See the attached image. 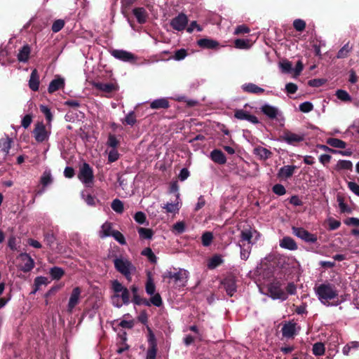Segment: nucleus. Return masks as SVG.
<instances>
[{
	"instance_id": "f257e3e1",
	"label": "nucleus",
	"mask_w": 359,
	"mask_h": 359,
	"mask_svg": "<svg viewBox=\"0 0 359 359\" xmlns=\"http://www.w3.org/2000/svg\"><path fill=\"white\" fill-rule=\"evenodd\" d=\"M316 293L322 304L327 306H337L341 303L337 299L338 291L330 283L320 284L316 289Z\"/></svg>"
},
{
	"instance_id": "f03ea898",
	"label": "nucleus",
	"mask_w": 359,
	"mask_h": 359,
	"mask_svg": "<svg viewBox=\"0 0 359 359\" xmlns=\"http://www.w3.org/2000/svg\"><path fill=\"white\" fill-rule=\"evenodd\" d=\"M115 269L123 274L128 280H131V275L136 271V267L128 259L121 257L114 260Z\"/></svg>"
},
{
	"instance_id": "7ed1b4c3",
	"label": "nucleus",
	"mask_w": 359,
	"mask_h": 359,
	"mask_svg": "<svg viewBox=\"0 0 359 359\" xmlns=\"http://www.w3.org/2000/svg\"><path fill=\"white\" fill-rule=\"evenodd\" d=\"M163 279L173 280L179 286H184L189 278L188 271L179 269L177 271H166L162 275Z\"/></svg>"
},
{
	"instance_id": "20e7f679",
	"label": "nucleus",
	"mask_w": 359,
	"mask_h": 359,
	"mask_svg": "<svg viewBox=\"0 0 359 359\" xmlns=\"http://www.w3.org/2000/svg\"><path fill=\"white\" fill-rule=\"evenodd\" d=\"M33 136L35 140L39 143H42L48 140L50 135V127L47 128L46 126L43 122H37L33 130Z\"/></svg>"
},
{
	"instance_id": "39448f33",
	"label": "nucleus",
	"mask_w": 359,
	"mask_h": 359,
	"mask_svg": "<svg viewBox=\"0 0 359 359\" xmlns=\"http://www.w3.org/2000/svg\"><path fill=\"white\" fill-rule=\"evenodd\" d=\"M268 293L273 299L285 301L287 299V294L281 288L279 282L271 283L268 285Z\"/></svg>"
},
{
	"instance_id": "423d86ee",
	"label": "nucleus",
	"mask_w": 359,
	"mask_h": 359,
	"mask_svg": "<svg viewBox=\"0 0 359 359\" xmlns=\"http://www.w3.org/2000/svg\"><path fill=\"white\" fill-rule=\"evenodd\" d=\"M292 233L295 236H297V238H300L301 240L304 241L306 243H315L318 240V237L316 234L309 232L304 228L292 226Z\"/></svg>"
},
{
	"instance_id": "0eeeda50",
	"label": "nucleus",
	"mask_w": 359,
	"mask_h": 359,
	"mask_svg": "<svg viewBox=\"0 0 359 359\" xmlns=\"http://www.w3.org/2000/svg\"><path fill=\"white\" fill-rule=\"evenodd\" d=\"M78 178L86 186H88L92 183L93 180V172L89 164L84 163L81 166L78 174Z\"/></svg>"
},
{
	"instance_id": "6e6552de",
	"label": "nucleus",
	"mask_w": 359,
	"mask_h": 359,
	"mask_svg": "<svg viewBox=\"0 0 359 359\" xmlns=\"http://www.w3.org/2000/svg\"><path fill=\"white\" fill-rule=\"evenodd\" d=\"M305 135L302 133H294L290 130H285L280 137L281 141L287 144L294 145L304 140Z\"/></svg>"
},
{
	"instance_id": "1a4fd4ad",
	"label": "nucleus",
	"mask_w": 359,
	"mask_h": 359,
	"mask_svg": "<svg viewBox=\"0 0 359 359\" xmlns=\"http://www.w3.org/2000/svg\"><path fill=\"white\" fill-rule=\"evenodd\" d=\"M112 289L116 294H120V299L123 301L124 305L130 303L129 290L124 287L119 281L115 280L112 282Z\"/></svg>"
},
{
	"instance_id": "9d476101",
	"label": "nucleus",
	"mask_w": 359,
	"mask_h": 359,
	"mask_svg": "<svg viewBox=\"0 0 359 359\" xmlns=\"http://www.w3.org/2000/svg\"><path fill=\"white\" fill-rule=\"evenodd\" d=\"M260 111L270 119H283L281 111L276 107L269 104H264L260 107Z\"/></svg>"
},
{
	"instance_id": "9b49d317",
	"label": "nucleus",
	"mask_w": 359,
	"mask_h": 359,
	"mask_svg": "<svg viewBox=\"0 0 359 359\" xmlns=\"http://www.w3.org/2000/svg\"><path fill=\"white\" fill-rule=\"evenodd\" d=\"M226 294L232 297L237 291L236 278L232 274L227 275L222 281Z\"/></svg>"
},
{
	"instance_id": "f8f14e48",
	"label": "nucleus",
	"mask_w": 359,
	"mask_h": 359,
	"mask_svg": "<svg viewBox=\"0 0 359 359\" xmlns=\"http://www.w3.org/2000/svg\"><path fill=\"white\" fill-rule=\"evenodd\" d=\"M12 143L13 140L8 136L0 140V159L6 161L9 158Z\"/></svg>"
},
{
	"instance_id": "ddd939ff",
	"label": "nucleus",
	"mask_w": 359,
	"mask_h": 359,
	"mask_svg": "<svg viewBox=\"0 0 359 359\" xmlns=\"http://www.w3.org/2000/svg\"><path fill=\"white\" fill-rule=\"evenodd\" d=\"M111 55L117 60H119L123 62H134L136 59V57L130 52L116 49L113 50L111 52Z\"/></svg>"
},
{
	"instance_id": "4468645a",
	"label": "nucleus",
	"mask_w": 359,
	"mask_h": 359,
	"mask_svg": "<svg viewBox=\"0 0 359 359\" xmlns=\"http://www.w3.org/2000/svg\"><path fill=\"white\" fill-rule=\"evenodd\" d=\"M187 23V16L184 13H180L171 20L170 25L174 29L177 31H182L185 29Z\"/></svg>"
},
{
	"instance_id": "2eb2a0df",
	"label": "nucleus",
	"mask_w": 359,
	"mask_h": 359,
	"mask_svg": "<svg viewBox=\"0 0 359 359\" xmlns=\"http://www.w3.org/2000/svg\"><path fill=\"white\" fill-rule=\"evenodd\" d=\"M19 257L22 262L20 266V270L23 272H29L34 267V261L27 253H21Z\"/></svg>"
},
{
	"instance_id": "dca6fc26",
	"label": "nucleus",
	"mask_w": 359,
	"mask_h": 359,
	"mask_svg": "<svg viewBox=\"0 0 359 359\" xmlns=\"http://www.w3.org/2000/svg\"><path fill=\"white\" fill-rule=\"evenodd\" d=\"M81 290L79 287L73 289L67 304V311L72 313L74 307L79 304Z\"/></svg>"
},
{
	"instance_id": "f3484780",
	"label": "nucleus",
	"mask_w": 359,
	"mask_h": 359,
	"mask_svg": "<svg viewBox=\"0 0 359 359\" xmlns=\"http://www.w3.org/2000/svg\"><path fill=\"white\" fill-rule=\"evenodd\" d=\"M176 200L175 202L167 203L163 206L168 213H177L181 208V201L180 198V193L175 194Z\"/></svg>"
},
{
	"instance_id": "a211bd4d",
	"label": "nucleus",
	"mask_w": 359,
	"mask_h": 359,
	"mask_svg": "<svg viewBox=\"0 0 359 359\" xmlns=\"http://www.w3.org/2000/svg\"><path fill=\"white\" fill-rule=\"evenodd\" d=\"M254 235H256L257 240L260 236L259 233L256 230H252V229L243 230L241 233V242L246 241L247 244L252 245L254 244V242H252V239Z\"/></svg>"
},
{
	"instance_id": "6ab92c4d",
	"label": "nucleus",
	"mask_w": 359,
	"mask_h": 359,
	"mask_svg": "<svg viewBox=\"0 0 359 359\" xmlns=\"http://www.w3.org/2000/svg\"><path fill=\"white\" fill-rule=\"evenodd\" d=\"M211 160L218 164L224 165L226 163L224 154L219 149H213L210 154Z\"/></svg>"
},
{
	"instance_id": "aec40b11",
	"label": "nucleus",
	"mask_w": 359,
	"mask_h": 359,
	"mask_svg": "<svg viewBox=\"0 0 359 359\" xmlns=\"http://www.w3.org/2000/svg\"><path fill=\"white\" fill-rule=\"evenodd\" d=\"M297 324L294 323H288L285 324L282 327V334L283 337L287 338L293 337L296 334Z\"/></svg>"
},
{
	"instance_id": "412c9836",
	"label": "nucleus",
	"mask_w": 359,
	"mask_h": 359,
	"mask_svg": "<svg viewBox=\"0 0 359 359\" xmlns=\"http://www.w3.org/2000/svg\"><path fill=\"white\" fill-rule=\"evenodd\" d=\"M65 86V79L60 76L56 77L50 81L49 83L48 91L49 93H53L60 88H63Z\"/></svg>"
},
{
	"instance_id": "4be33fe9",
	"label": "nucleus",
	"mask_w": 359,
	"mask_h": 359,
	"mask_svg": "<svg viewBox=\"0 0 359 359\" xmlns=\"http://www.w3.org/2000/svg\"><path fill=\"white\" fill-rule=\"evenodd\" d=\"M280 246L282 248L289 250H295L297 249V245L294 240L290 236H285L280 241Z\"/></svg>"
},
{
	"instance_id": "5701e85b",
	"label": "nucleus",
	"mask_w": 359,
	"mask_h": 359,
	"mask_svg": "<svg viewBox=\"0 0 359 359\" xmlns=\"http://www.w3.org/2000/svg\"><path fill=\"white\" fill-rule=\"evenodd\" d=\"M94 87L104 93H111L117 90L116 86L112 83H94Z\"/></svg>"
},
{
	"instance_id": "b1692460",
	"label": "nucleus",
	"mask_w": 359,
	"mask_h": 359,
	"mask_svg": "<svg viewBox=\"0 0 359 359\" xmlns=\"http://www.w3.org/2000/svg\"><path fill=\"white\" fill-rule=\"evenodd\" d=\"M29 87L33 91H37L39 88V76L36 69L32 70L29 80Z\"/></svg>"
},
{
	"instance_id": "393cba45",
	"label": "nucleus",
	"mask_w": 359,
	"mask_h": 359,
	"mask_svg": "<svg viewBox=\"0 0 359 359\" xmlns=\"http://www.w3.org/2000/svg\"><path fill=\"white\" fill-rule=\"evenodd\" d=\"M31 53V48L28 44L24 45L18 53L17 57L19 62H27Z\"/></svg>"
},
{
	"instance_id": "a878e982",
	"label": "nucleus",
	"mask_w": 359,
	"mask_h": 359,
	"mask_svg": "<svg viewBox=\"0 0 359 359\" xmlns=\"http://www.w3.org/2000/svg\"><path fill=\"white\" fill-rule=\"evenodd\" d=\"M296 169L295 165H285L280 168L278 172V176L281 178L287 179L290 177Z\"/></svg>"
},
{
	"instance_id": "bb28decb",
	"label": "nucleus",
	"mask_w": 359,
	"mask_h": 359,
	"mask_svg": "<svg viewBox=\"0 0 359 359\" xmlns=\"http://www.w3.org/2000/svg\"><path fill=\"white\" fill-rule=\"evenodd\" d=\"M242 89L243 91L253 93V94H260L264 92V89L259 87L252 83H245L242 86Z\"/></svg>"
},
{
	"instance_id": "cd10ccee",
	"label": "nucleus",
	"mask_w": 359,
	"mask_h": 359,
	"mask_svg": "<svg viewBox=\"0 0 359 359\" xmlns=\"http://www.w3.org/2000/svg\"><path fill=\"white\" fill-rule=\"evenodd\" d=\"M133 13L140 24H144L147 21V14L144 8H134Z\"/></svg>"
},
{
	"instance_id": "c85d7f7f",
	"label": "nucleus",
	"mask_w": 359,
	"mask_h": 359,
	"mask_svg": "<svg viewBox=\"0 0 359 359\" xmlns=\"http://www.w3.org/2000/svg\"><path fill=\"white\" fill-rule=\"evenodd\" d=\"M169 106V102L165 97L156 99L150 104L151 109H167Z\"/></svg>"
},
{
	"instance_id": "c756f323",
	"label": "nucleus",
	"mask_w": 359,
	"mask_h": 359,
	"mask_svg": "<svg viewBox=\"0 0 359 359\" xmlns=\"http://www.w3.org/2000/svg\"><path fill=\"white\" fill-rule=\"evenodd\" d=\"M254 154L262 160H266L272 155V152L270 150L262 147H257L255 148Z\"/></svg>"
},
{
	"instance_id": "7c9ffc66",
	"label": "nucleus",
	"mask_w": 359,
	"mask_h": 359,
	"mask_svg": "<svg viewBox=\"0 0 359 359\" xmlns=\"http://www.w3.org/2000/svg\"><path fill=\"white\" fill-rule=\"evenodd\" d=\"M198 45L203 48L212 49L218 46V42L210 39H201L198 41Z\"/></svg>"
},
{
	"instance_id": "2f4dec72",
	"label": "nucleus",
	"mask_w": 359,
	"mask_h": 359,
	"mask_svg": "<svg viewBox=\"0 0 359 359\" xmlns=\"http://www.w3.org/2000/svg\"><path fill=\"white\" fill-rule=\"evenodd\" d=\"M238 246L240 248V256L241 259L247 260L251 252L252 245L238 243Z\"/></svg>"
},
{
	"instance_id": "473e14b6",
	"label": "nucleus",
	"mask_w": 359,
	"mask_h": 359,
	"mask_svg": "<svg viewBox=\"0 0 359 359\" xmlns=\"http://www.w3.org/2000/svg\"><path fill=\"white\" fill-rule=\"evenodd\" d=\"M112 224L110 222H105L101 226V230L100 231V237L102 238L109 237L112 233Z\"/></svg>"
},
{
	"instance_id": "72a5a7b5",
	"label": "nucleus",
	"mask_w": 359,
	"mask_h": 359,
	"mask_svg": "<svg viewBox=\"0 0 359 359\" xmlns=\"http://www.w3.org/2000/svg\"><path fill=\"white\" fill-rule=\"evenodd\" d=\"M327 143L332 147L338 149H344L346 147V143L337 138H329Z\"/></svg>"
},
{
	"instance_id": "f704fd0d",
	"label": "nucleus",
	"mask_w": 359,
	"mask_h": 359,
	"mask_svg": "<svg viewBox=\"0 0 359 359\" xmlns=\"http://www.w3.org/2000/svg\"><path fill=\"white\" fill-rule=\"evenodd\" d=\"M64 270L57 266H54L50 269V275L53 280H59L64 275Z\"/></svg>"
},
{
	"instance_id": "c9c22d12",
	"label": "nucleus",
	"mask_w": 359,
	"mask_h": 359,
	"mask_svg": "<svg viewBox=\"0 0 359 359\" xmlns=\"http://www.w3.org/2000/svg\"><path fill=\"white\" fill-rule=\"evenodd\" d=\"M137 231L140 238L142 239H151L153 236V231L151 229H146L140 227L137 229Z\"/></svg>"
},
{
	"instance_id": "e433bc0d",
	"label": "nucleus",
	"mask_w": 359,
	"mask_h": 359,
	"mask_svg": "<svg viewBox=\"0 0 359 359\" xmlns=\"http://www.w3.org/2000/svg\"><path fill=\"white\" fill-rule=\"evenodd\" d=\"M146 292L149 295H153L155 294L156 286L154 280L150 275L148 276L147 280L145 285Z\"/></svg>"
},
{
	"instance_id": "4c0bfd02",
	"label": "nucleus",
	"mask_w": 359,
	"mask_h": 359,
	"mask_svg": "<svg viewBox=\"0 0 359 359\" xmlns=\"http://www.w3.org/2000/svg\"><path fill=\"white\" fill-rule=\"evenodd\" d=\"M325 351V346L321 342H317L313 345V348H312L313 354L316 356H321V355H324Z\"/></svg>"
},
{
	"instance_id": "58836bf2",
	"label": "nucleus",
	"mask_w": 359,
	"mask_h": 359,
	"mask_svg": "<svg viewBox=\"0 0 359 359\" xmlns=\"http://www.w3.org/2000/svg\"><path fill=\"white\" fill-rule=\"evenodd\" d=\"M141 254L142 255L147 257L150 262L153 264H156L157 262V257L155 255L150 248H144L142 251Z\"/></svg>"
},
{
	"instance_id": "ea45409f",
	"label": "nucleus",
	"mask_w": 359,
	"mask_h": 359,
	"mask_svg": "<svg viewBox=\"0 0 359 359\" xmlns=\"http://www.w3.org/2000/svg\"><path fill=\"white\" fill-rule=\"evenodd\" d=\"M111 207L114 212L118 214L123 213L124 210L123 202L118 198L114 199L111 202Z\"/></svg>"
},
{
	"instance_id": "a19ab883",
	"label": "nucleus",
	"mask_w": 359,
	"mask_h": 359,
	"mask_svg": "<svg viewBox=\"0 0 359 359\" xmlns=\"http://www.w3.org/2000/svg\"><path fill=\"white\" fill-rule=\"evenodd\" d=\"M40 110L44 114V116L48 121V124L50 127L51 126L50 123L53 120V114L50 111V108L48 106L41 104L40 106Z\"/></svg>"
},
{
	"instance_id": "79ce46f5",
	"label": "nucleus",
	"mask_w": 359,
	"mask_h": 359,
	"mask_svg": "<svg viewBox=\"0 0 359 359\" xmlns=\"http://www.w3.org/2000/svg\"><path fill=\"white\" fill-rule=\"evenodd\" d=\"M53 182L52 175L50 173V171L46 170L41 177V182L43 184V186L45 187L49 184H50Z\"/></svg>"
},
{
	"instance_id": "37998d69",
	"label": "nucleus",
	"mask_w": 359,
	"mask_h": 359,
	"mask_svg": "<svg viewBox=\"0 0 359 359\" xmlns=\"http://www.w3.org/2000/svg\"><path fill=\"white\" fill-rule=\"evenodd\" d=\"M234 45L236 48L239 49H248L250 47V41L248 39H236L234 41Z\"/></svg>"
},
{
	"instance_id": "c03bdc74",
	"label": "nucleus",
	"mask_w": 359,
	"mask_h": 359,
	"mask_svg": "<svg viewBox=\"0 0 359 359\" xmlns=\"http://www.w3.org/2000/svg\"><path fill=\"white\" fill-rule=\"evenodd\" d=\"M212 239H213V234L212 232H210V231L205 232L201 236L203 245L205 246V247L209 246L211 244Z\"/></svg>"
},
{
	"instance_id": "a18cd8bd",
	"label": "nucleus",
	"mask_w": 359,
	"mask_h": 359,
	"mask_svg": "<svg viewBox=\"0 0 359 359\" xmlns=\"http://www.w3.org/2000/svg\"><path fill=\"white\" fill-rule=\"evenodd\" d=\"M352 47L349 46V43H346L337 53V58H345L348 56V53L351 50Z\"/></svg>"
},
{
	"instance_id": "49530a36",
	"label": "nucleus",
	"mask_w": 359,
	"mask_h": 359,
	"mask_svg": "<svg viewBox=\"0 0 359 359\" xmlns=\"http://www.w3.org/2000/svg\"><path fill=\"white\" fill-rule=\"evenodd\" d=\"M337 97L344 102H350L351 101V95L344 90H337L336 91Z\"/></svg>"
},
{
	"instance_id": "de8ad7c7",
	"label": "nucleus",
	"mask_w": 359,
	"mask_h": 359,
	"mask_svg": "<svg viewBox=\"0 0 359 359\" xmlns=\"http://www.w3.org/2000/svg\"><path fill=\"white\" fill-rule=\"evenodd\" d=\"M149 347H157L156 337L151 329L147 326Z\"/></svg>"
},
{
	"instance_id": "09e8293b",
	"label": "nucleus",
	"mask_w": 359,
	"mask_h": 359,
	"mask_svg": "<svg viewBox=\"0 0 359 359\" xmlns=\"http://www.w3.org/2000/svg\"><path fill=\"white\" fill-rule=\"evenodd\" d=\"M136 123V117L133 111H130L125 117L123 123L133 126Z\"/></svg>"
},
{
	"instance_id": "8fccbe9b",
	"label": "nucleus",
	"mask_w": 359,
	"mask_h": 359,
	"mask_svg": "<svg viewBox=\"0 0 359 359\" xmlns=\"http://www.w3.org/2000/svg\"><path fill=\"white\" fill-rule=\"evenodd\" d=\"M313 109V105L311 102L306 101L301 103L299 106V109L304 113H309Z\"/></svg>"
},
{
	"instance_id": "3c124183",
	"label": "nucleus",
	"mask_w": 359,
	"mask_h": 359,
	"mask_svg": "<svg viewBox=\"0 0 359 359\" xmlns=\"http://www.w3.org/2000/svg\"><path fill=\"white\" fill-rule=\"evenodd\" d=\"M186 226L183 222H177L172 226V231L175 234L182 233L185 231Z\"/></svg>"
},
{
	"instance_id": "603ef678",
	"label": "nucleus",
	"mask_w": 359,
	"mask_h": 359,
	"mask_svg": "<svg viewBox=\"0 0 359 359\" xmlns=\"http://www.w3.org/2000/svg\"><path fill=\"white\" fill-rule=\"evenodd\" d=\"M337 201L339 203V207L340 208V211L343 213L347 212L351 213L352 212L351 208L344 202V199L341 197L337 198Z\"/></svg>"
},
{
	"instance_id": "864d4df0",
	"label": "nucleus",
	"mask_w": 359,
	"mask_h": 359,
	"mask_svg": "<svg viewBox=\"0 0 359 359\" xmlns=\"http://www.w3.org/2000/svg\"><path fill=\"white\" fill-rule=\"evenodd\" d=\"M111 236H112L121 245H125L126 243L123 235L120 231L117 230L112 231V233H111Z\"/></svg>"
},
{
	"instance_id": "5fc2aeb1",
	"label": "nucleus",
	"mask_w": 359,
	"mask_h": 359,
	"mask_svg": "<svg viewBox=\"0 0 359 359\" xmlns=\"http://www.w3.org/2000/svg\"><path fill=\"white\" fill-rule=\"evenodd\" d=\"M65 26V21L63 20L59 19L55 20L52 25V31L54 33H57L60 32Z\"/></svg>"
},
{
	"instance_id": "6e6d98bb",
	"label": "nucleus",
	"mask_w": 359,
	"mask_h": 359,
	"mask_svg": "<svg viewBox=\"0 0 359 359\" xmlns=\"http://www.w3.org/2000/svg\"><path fill=\"white\" fill-rule=\"evenodd\" d=\"M293 26L297 32H302L306 27V22L302 19H296L293 22Z\"/></svg>"
},
{
	"instance_id": "4d7b16f0",
	"label": "nucleus",
	"mask_w": 359,
	"mask_h": 359,
	"mask_svg": "<svg viewBox=\"0 0 359 359\" xmlns=\"http://www.w3.org/2000/svg\"><path fill=\"white\" fill-rule=\"evenodd\" d=\"M222 263V259L219 256H214L208 263V267L214 269Z\"/></svg>"
},
{
	"instance_id": "13d9d810",
	"label": "nucleus",
	"mask_w": 359,
	"mask_h": 359,
	"mask_svg": "<svg viewBox=\"0 0 359 359\" xmlns=\"http://www.w3.org/2000/svg\"><path fill=\"white\" fill-rule=\"evenodd\" d=\"M134 219L137 223L143 224L146 222V215L142 211L137 212L134 215Z\"/></svg>"
},
{
	"instance_id": "bf43d9fd",
	"label": "nucleus",
	"mask_w": 359,
	"mask_h": 359,
	"mask_svg": "<svg viewBox=\"0 0 359 359\" xmlns=\"http://www.w3.org/2000/svg\"><path fill=\"white\" fill-rule=\"evenodd\" d=\"M82 197L85 202L88 205L91 206H95L96 205V203L98 202V200L93 196L90 194H87L86 196L83 194H82Z\"/></svg>"
},
{
	"instance_id": "052dcab7",
	"label": "nucleus",
	"mask_w": 359,
	"mask_h": 359,
	"mask_svg": "<svg viewBox=\"0 0 359 359\" xmlns=\"http://www.w3.org/2000/svg\"><path fill=\"white\" fill-rule=\"evenodd\" d=\"M150 302L155 306L159 307L162 305L163 302L161 295L158 293L151 295Z\"/></svg>"
},
{
	"instance_id": "680f3d73",
	"label": "nucleus",
	"mask_w": 359,
	"mask_h": 359,
	"mask_svg": "<svg viewBox=\"0 0 359 359\" xmlns=\"http://www.w3.org/2000/svg\"><path fill=\"white\" fill-rule=\"evenodd\" d=\"M119 158V154L116 149H111L108 154V161L110 163L116 161Z\"/></svg>"
},
{
	"instance_id": "e2e57ef3",
	"label": "nucleus",
	"mask_w": 359,
	"mask_h": 359,
	"mask_svg": "<svg viewBox=\"0 0 359 359\" xmlns=\"http://www.w3.org/2000/svg\"><path fill=\"white\" fill-rule=\"evenodd\" d=\"M187 55V50L184 48H181L175 51L173 59L177 61L182 60L186 57Z\"/></svg>"
},
{
	"instance_id": "0e129e2a",
	"label": "nucleus",
	"mask_w": 359,
	"mask_h": 359,
	"mask_svg": "<svg viewBox=\"0 0 359 359\" xmlns=\"http://www.w3.org/2000/svg\"><path fill=\"white\" fill-rule=\"evenodd\" d=\"M273 191L274 194H277L278 196H283L286 193L285 188L283 185L280 184H275L273 188Z\"/></svg>"
},
{
	"instance_id": "69168bd1",
	"label": "nucleus",
	"mask_w": 359,
	"mask_h": 359,
	"mask_svg": "<svg viewBox=\"0 0 359 359\" xmlns=\"http://www.w3.org/2000/svg\"><path fill=\"white\" fill-rule=\"evenodd\" d=\"M283 72L290 73L292 71V65L289 61H283L279 65Z\"/></svg>"
},
{
	"instance_id": "338daca9",
	"label": "nucleus",
	"mask_w": 359,
	"mask_h": 359,
	"mask_svg": "<svg viewBox=\"0 0 359 359\" xmlns=\"http://www.w3.org/2000/svg\"><path fill=\"white\" fill-rule=\"evenodd\" d=\"M327 222L329 225V229L331 231L337 229L341 225L340 221L334 219L332 217L329 218L327 219Z\"/></svg>"
},
{
	"instance_id": "774afa93",
	"label": "nucleus",
	"mask_w": 359,
	"mask_h": 359,
	"mask_svg": "<svg viewBox=\"0 0 359 359\" xmlns=\"http://www.w3.org/2000/svg\"><path fill=\"white\" fill-rule=\"evenodd\" d=\"M118 144V141L117 140L116 136L114 135L110 134L108 137L107 145L111 149H116V147Z\"/></svg>"
}]
</instances>
